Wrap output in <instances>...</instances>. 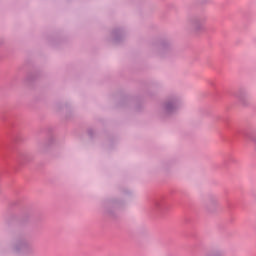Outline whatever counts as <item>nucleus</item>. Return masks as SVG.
Wrapping results in <instances>:
<instances>
[{
	"instance_id": "1",
	"label": "nucleus",
	"mask_w": 256,
	"mask_h": 256,
	"mask_svg": "<svg viewBox=\"0 0 256 256\" xmlns=\"http://www.w3.org/2000/svg\"><path fill=\"white\" fill-rule=\"evenodd\" d=\"M205 25H204V21H193L192 23V29L196 32L198 31H202L204 29Z\"/></svg>"
}]
</instances>
